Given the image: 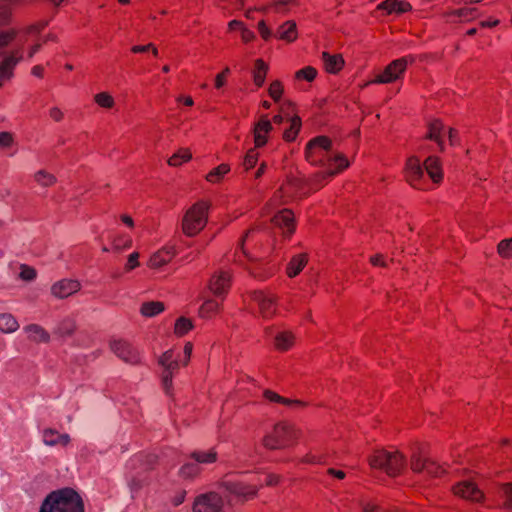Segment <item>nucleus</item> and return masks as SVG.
I'll return each mask as SVG.
<instances>
[{"label": "nucleus", "instance_id": "f257e3e1", "mask_svg": "<svg viewBox=\"0 0 512 512\" xmlns=\"http://www.w3.org/2000/svg\"><path fill=\"white\" fill-rule=\"evenodd\" d=\"M305 155L311 164L326 168L325 173L317 174L314 178L317 188L328 178L349 167L347 158L332 149L331 140L326 136H318L310 140L306 145Z\"/></svg>", "mask_w": 512, "mask_h": 512}, {"label": "nucleus", "instance_id": "f03ea898", "mask_svg": "<svg viewBox=\"0 0 512 512\" xmlns=\"http://www.w3.org/2000/svg\"><path fill=\"white\" fill-rule=\"evenodd\" d=\"M39 512H84L81 497L71 488L51 492L43 501Z\"/></svg>", "mask_w": 512, "mask_h": 512}, {"label": "nucleus", "instance_id": "7ed1b4c3", "mask_svg": "<svg viewBox=\"0 0 512 512\" xmlns=\"http://www.w3.org/2000/svg\"><path fill=\"white\" fill-rule=\"evenodd\" d=\"M371 468L385 472L391 477L399 475L406 465V461L398 451L376 450L369 457Z\"/></svg>", "mask_w": 512, "mask_h": 512}, {"label": "nucleus", "instance_id": "20e7f679", "mask_svg": "<svg viewBox=\"0 0 512 512\" xmlns=\"http://www.w3.org/2000/svg\"><path fill=\"white\" fill-rule=\"evenodd\" d=\"M298 431L289 423L279 422L263 438V445L268 449H282L295 443Z\"/></svg>", "mask_w": 512, "mask_h": 512}, {"label": "nucleus", "instance_id": "39448f33", "mask_svg": "<svg viewBox=\"0 0 512 512\" xmlns=\"http://www.w3.org/2000/svg\"><path fill=\"white\" fill-rule=\"evenodd\" d=\"M209 204L199 201L190 207L182 220V230L187 236H195L206 225L208 219Z\"/></svg>", "mask_w": 512, "mask_h": 512}, {"label": "nucleus", "instance_id": "423d86ee", "mask_svg": "<svg viewBox=\"0 0 512 512\" xmlns=\"http://www.w3.org/2000/svg\"><path fill=\"white\" fill-rule=\"evenodd\" d=\"M411 57H402L392 61L383 72L379 73L371 83L374 84H388L392 83L402 77L409 62H412Z\"/></svg>", "mask_w": 512, "mask_h": 512}, {"label": "nucleus", "instance_id": "0eeeda50", "mask_svg": "<svg viewBox=\"0 0 512 512\" xmlns=\"http://www.w3.org/2000/svg\"><path fill=\"white\" fill-rule=\"evenodd\" d=\"M405 177L408 183L417 189H429V184L425 180L424 169L420 159L416 156L408 158L405 167Z\"/></svg>", "mask_w": 512, "mask_h": 512}, {"label": "nucleus", "instance_id": "6e6552de", "mask_svg": "<svg viewBox=\"0 0 512 512\" xmlns=\"http://www.w3.org/2000/svg\"><path fill=\"white\" fill-rule=\"evenodd\" d=\"M223 498L216 492H207L198 495L193 503L194 512H221Z\"/></svg>", "mask_w": 512, "mask_h": 512}, {"label": "nucleus", "instance_id": "1a4fd4ad", "mask_svg": "<svg viewBox=\"0 0 512 512\" xmlns=\"http://www.w3.org/2000/svg\"><path fill=\"white\" fill-rule=\"evenodd\" d=\"M231 272L226 269H218L211 276L208 288L220 299H224L231 287Z\"/></svg>", "mask_w": 512, "mask_h": 512}, {"label": "nucleus", "instance_id": "9d476101", "mask_svg": "<svg viewBox=\"0 0 512 512\" xmlns=\"http://www.w3.org/2000/svg\"><path fill=\"white\" fill-rule=\"evenodd\" d=\"M112 352L121 360L135 364L140 361L138 351L126 340L114 339L110 342Z\"/></svg>", "mask_w": 512, "mask_h": 512}, {"label": "nucleus", "instance_id": "9b49d317", "mask_svg": "<svg viewBox=\"0 0 512 512\" xmlns=\"http://www.w3.org/2000/svg\"><path fill=\"white\" fill-rule=\"evenodd\" d=\"M252 300L258 305L259 312L263 318H270L276 313V296L269 292L254 291Z\"/></svg>", "mask_w": 512, "mask_h": 512}, {"label": "nucleus", "instance_id": "f8f14e48", "mask_svg": "<svg viewBox=\"0 0 512 512\" xmlns=\"http://www.w3.org/2000/svg\"><path fill=\"white\" fill-rule=\"evenodd\" d=\"M454 494L471 502L481 503L485 499L484 492L472 481L464 480L453 488Z\"/></svg>", "mask_w": 512, "mask_h": 512}, {"label": "nucleus", "instance_id": "ddd939ff", "mask_svg": "<svg viewBox=\"0 0 512 512\" xmlns=\"http://www.w3.org/2000/svg\"><path fill=\"white\" fill-rule=\"evenodd\" d=\"M221 485L229 494L242 500L253 498L258 491L257 486L240 481L225 480Z\"/></svg>", "mask_w": 512, "mask_h": 512}, {"label": "nucleus", "instance_id": "4468645a", "mask_svg": "<svg viewBox=\"0 0 512 512\" xmlns=\"http://www.w3.org/2000/svg\"><path fill=\"white\" fill-rule=\"evenodd\" d=\"M411 469L416 473H426L430 476H440L445 469L428 458L414 455L411 460Z\"/></svg>", "mask_w": 512, "mask_h": 512}, {"label": "nucleus", "instance_id": "2eb2a0df", "mask_svg": "<svg viewBox=\"0 0 512 512\" xmlns=\"http://www.w3.org/2000/svg\"><path fill=\"white\" fill-rule=\"evenodd\" d=\"M23 57L22 49H16L0 62V82L13 77V70Z\"/></svg>", "mask_w": 512, "mask_h": 512}, {"label": "nucleus", "instance_id": "dca6fc26", "mask_svg": "<svg viewBox=\"0 0 512 512\" xmlns=\"http://www.w3.org/2000/svg\"><path fill=\"white\" fill-rule=\"evenodd\" d=\"M81 284L78 280L62 279L54 283L51 287L53 296L63 299L80 290Z\"/></svg>", "mask_w": 512, "mask_h": 512}, {"label": "nucleus", "instance_id": "f3484780", "mask_svg": "<svg viewBox=\"0 0 512 512\" xmlns=\"http://www.w3.org/2000/svg\"><path fill=\"white\" fill-rule=\"evenodd\" d=\"M272 223L287 237H289L295 230L294 216L292 211L289 209L279 211L272 218Z\"/></svg>", "mask_w": 512, "mask_h": 512}, {"label": "nucleus", "instance_id": "a211bd4d", "mask_svg": "<svg viewBox=\"0 0 512 512\" xmlns=\"http://www.w3.org/2000/svg\"><path fill=\"white\" fill-rule=\"evenodd\" d=\"M272 123L267 115L260 117L254 126V142L256 147H262L267 143V135L272 131Z\"/></svg>", "mask_w": 512, "mask_h": 512}, {"label": "nucleus", "instance_id": "6ab92c4d", "mask_svg": "<svg viewBox=\"0 0 512 512\" xmlns=\"http://www.w3.org/2000/svg\"><path fill=\"white\" fill-rule=\"evenodd\" d=\"M175 255L173 247H164L155 252L149 259V267L160 268L172 260Z\"/></svg>", "mask_w": 512, "mask_h": 512}, {"label": "nucleus", "instance_id": "aec40b11", "mask_svg": "<svg viewBox=\"0 0 512 512\" xmlns=\"http://www.w3.org/2000/svg\"><path fill=\"white\" fill-rule=\"evenodd\" d=\"M27 338L36 343H47L50 340L49 333L38 324H29L23 328Z\"/></svg>", "mask_w": 512, "mask_h": 512}, {"label": "nucleus", "instance_id": "412c9836", "mask_svg": "<svg viewBox=\"0 0 512 512\" xmlns=\"http://www.w3.org/2000/svg\"><path fill=\"white\" fill-rule=\"evenodd\" d=\"M263 396L269 402L279 403V404L285 405L291 409H299L306 405L303 401L292 400V399L282 397L279 394H277L276 392H273L271 390H265L263 393Z\"/></svg>", "mask_w": 512, "mask_h": 512}, {"label": "nucleus", "instance_id": "4be33fe9", "mask_svg": "<svg viewBox=\"0 0 512 512\" xmlns=\"http://www.w3.org/2000/svg\"><path fill=\"white\" fill-rule=\"evenodd\" d=\"M424 167L434 183H439L442 180L443 173L437 157L429 156L424 162Z\"/></svg>", "mask_w": 512, "mask_h": 512}, {"label": "nucleus", "instance_id": "5701e85b", "mask_svg": "<svg viewBox=\"0 0 512 512\" xmlns=\"http://www.w3.org/2000/svg\"><path fill=\"white\" fill-rule=\"evenodd\" d=\"M43 442L48 446L62 445L66 446L70 442L68 434H60L54 429H46L43 432Z\"/></svg>", "mask_w": 512, "mask_h": 512}, {"label": "nucleus", "instance_id": "b1692460", "mask_svg": "<svg viewBox=\"0 0 512 512\" xmlns=\"http://www.w3.org/2000/svg\"><path fill=\"white\" fill-rule=\"evenodd\" d=\"M322 60L326 71L333 74L339 72L344 65L342 56L338 54L331 55L328 52H323Z\"/></svg>", "mask_w": 512, "mask_h": 512}, {"label": "nucleus", "instance_id": "393cba45", "mask_svg": "<svg viewBox=\"0 0 512 512\" xmlns=\"http://www.w3.org/2000/svg\"><path fill=\"white\" fill-rule=\"evenodd\" d=\"M307 261V255L304 253L293 256L287 265V275L290 278L297 276L306 266Z\"/></svg>", "mask_w": 512, "mask_h": 512}, {"label": "nucleus", "instance_id": "a878e982", "mask_svg": "<svg viewBox=\"0 0 512 512\" xmlns=\"http://www.w3.org/2000/svg\"><path fill=\"white\" fill-rule=\"evenodd\" d=\"M295 341V337L290 331H279L274 336V346L280 351L290 349Z\"/></svg>", "mask_w": 512, "mask_h": 512}, {"label": "nucleus", "instance_id": "bb28decb", "mask_svg": "<svg viewBox=\"0 0 512 512\" xmlns=\"http://www.w3.org/2000/svg\"><path fill=\"white\" fill-rule=\"evenodd\" d=\"M444 125L439 120H433L428 126L427 138L435 141L443 149Z\"/></svg>", "mask_w": 512, "mask_h": 512}, {"label": "nucleus", "instance_id": "cd10ccee", "mask_svg": "<svg viewBox=\"0 0 512 512\" xmlns=\"http://www.w3.org/2000/svg\"><path fill=\"white\" fill-rule=\"evenodd\" d=\"M277 37L287 42H293L297 38V27L294 21L283 23L277 31Z\"/></svg>", "mask_w": 512, "mask_h": 512}, {"label": "nucleus", "instance_id": "c85d7f7f", "mask_svg": "<svg viewBox=\"0 0 512 512\" xmlns=\"http://www.w3.org/2000/svg\"><path fill=\"white\" fill-rule=\"evenodd\" d=\"M380 9L386 10L387 13H403L411 9V5L405 1L385 0L379 5Z\"/></svg>", "mask_w": 512, "mask_h": 512}, {"label": "nucleus", "instance_id": "c756f323", "mask_svg": "<svg viewBox=\"0 0 512 512\" xmlns=\"http://www.w3.org/2000/svg\"><path fill=\"white\" fill-rule=\"evenodd\" d=\"M191 458L198 464H211L217 460V452L212 448L209 450H196Z\"/></svg>", "mask_w": 512, "mask_h": 512}, {"label": "nucleus", "instance_id": "7c9ffc66", "mask_svg": "<svg viewBox=\"0 0 512 512\" xmlns=\"http://www.w3.org/2000/svg\"><path fill=\"white\" fill-rule=\"evenodd\" d=\"M19 328L16 318L9 313L0 314V331L3 333H13Z\"/></svg>", "mask_w": 512, "mask_h": 512}, {"label": "nucleus", "instance_id": "2f4dec72", "mask_svg": "<svg viewBox=\"0 0 512 512\" xmlns=\"http://www.w3.org/2000/svg\"><path fill=\"white\" fill-rule=\"evenodd\" d=\"M179 368V362L178 360L174 359L171 363V366H167L163 370L162 374V385L165 390L166 394H170L171 386H172V377L174 371H176Z\"/></svg>", "mask_w": 512, "mask_h": 512}, {"label": "nucleus", "instance_id": "473e14b6", "mask_svg": "<svg viewBox=\"0 0 512 512\" xmlns=\"http://www.w3.org/2000/svg\"><path fill=\"white\" fill-rule=\"evenodd\" d=\"M220 310V303L214 299L206 300L199 309V315L202 318H211Z\"/></svg>", "mask_w": 512, "mask_h": 512}, {"label": "nucleus", "instance_id": "72a5a7b5", "mask_svg": "<svg viewBox=\"0 0 512 512\" xmlns=\"http://www.w3.org/2000/svg\"><path fill=\"white\" fill-rule=\"evenodd\" d=\"M267 71V64L262 59H257L255 61V69L253 72V79L256 86L261 87L264 84Z\"/></svg>", "mask_w": 512, "mask_h": 512}, {"label": "nucleus", "instance_id": "f704fd0d", "mask_svg": "<svg viewBox=\"0 0 512 512\" xmlns=\"http://www.w3.org/2000/svg\"><path fill=\"white\" fill-rule=\"evenodd\" d=\"M164 310V304L159 301H150L142 304L140 312L145 317H154Z\"/></svg>", "mask_w": 512, "mask_h": 512}, {"label": "nucleus", "instance_id": "c9c22d12", "mask_svg": "<svg viewBox=\"0 0 512 512\" xmlns=\"http://www.w3.org/2000/svg\"><path fill=\"white\" fill-rule=\"evenodd\" d=\"M301 127V119L298 116H294L290 119V126L289 128L285 129L283 133V138L286 141H293Z\"/></svg>", "mask_w": 512, "mask_h": 512}, {"label": "nucleus", "instance_id": "e433bc0d", "mask_svg": "<svg viewBox=\"0 0 512 512\" xmlns=\"http://www.w3.org/2000/svg\"><path fill=\"white\" fill-rule=\"evenodd\" d=\"M230 171V167L227 164H220L218 167L211 170L207 176L206 180L211 183L219 182L224 175H226Z\"/></svg>", "mask_w": 512, "mask_h": 512}, {"label": "nucleus", "instance_id": "4c0bfd02", "mask_svg": "<svg viewBox=\"0 0 512 512\" xmlns=\"http://www.w3.org/2000/svg\"><path fill=\"white\" fill-rule=\"evenodd\" d=\"M190 158H191V153L188 150L181 149L169 158L168 164L171 166H179L182 163L190 160Z\"/></svg>", "mask_w": 512, "mask_h": 512}, {"label": "nucleus", "instance_id": "58836bf2", "mask_svg": "<svg viewBox=\"0 0 512 512\" xmlns=\"http://www.w3.org/2000/svg\"><path fill=\"white\" fill-rule=\"evenodd\" d=\"M94 101L102 108L110 109L114 106V98L107 92H100L94 96Z\"/></svg>", "mask_w": 512, "mask_h": 512}, {"label": "nucleus", "instance_id": "ea45409f", "mask_svg": "<svg viewBox=\"0 0 512 512\" xmlns=\"http://www.w3.org/2000/svg\"><path fill=\"white\" fill-rule=\"evenodd\" d=\"M192 327V322L189 319L180 317L175 323L174 332L178 336H183L190 331Z\"/></svg>", "mask_w": 512, "mask_h": 512}, {"label": "nucleus", "instance_id": "a19ab883", "mask_svg": "<svg viewBox=\"0 0 512 512\" xmlns=\"http://www.w3.org/2000/svg\"><path fill=\"white\" fill-rule=\"evenodd\" d=\"M35 181L43 187H48L56 182V178L54 175L44 170H40L35 174Z\"/></svg>", "mask_w": 512, "mask_h": 512}, {"label": "nucleus", "instance_id": "79ce46f5", "mask_svg": "<svg viewBox=\"0 0 512 512\" xmlns=\"http://www.w3.org/2000/svg\"><path fill=\"white\" fill-rule=\"evenodd\" d=\"M317 76V70L312 66H306L295 73V77L298 80H306L311 82Z\"/></svg>", "mask_w": 512, "mask_h": 512}, {"label": "nucleus", "instance_id": "37998d69", "mask_svg": "<svg viewBox=\"0 0 512 512\" xmlns=\"http://www.w3.org/2000/svg\"><path fill=\"white\" fill-rule=\"evenodd\" d=\"M200 469L197 463H186L180 469V476L183 478H192L199 474Z\"/></svg>", "mask_w": 512, "mask_h": 512}, {"label": "nucleus", "instance_id": "c03bdc74", "mask_svg": "<svg viewBox=\"0 0 512 512\" xmlns=\"http://www.w3.org/2000/svg\"><path fill=\"white\" fill-rule=\"evenodd\" d=\"M258 152L255 149H250L246 153L243 161V166L246 170L252 169L258 161Z\"/></svg>", "mask_w": 512, "mask_h": 512}, {"label": "nucleus", "instance_id": "a18cd8bd", "mask_svg": "<svg viewBox=\"0 0 512 512\" xmlns=\"http://www.w3.org/2000/svg\"><path fill=\"white\" fill-rule=\"evenodd\" d=\"M498 253L502 257H512V237L504 239L498 244Z\"/></svg>", "mask_w": 512, "mask_h": 512}, {"label": "nucleus", "instance_id": "49530a36", "mask_svg": "<svg viewBox=\"0 0 512 512\" xmlns=\"http://www.w3.org/2000/svg\"><path fill=\"white\" fill-rule=\"evenodd\" d=\"M268 92L273 100L278 101L283 93V87L281 82L278 80L273 81L269 86Z\"/></svg>", "mask_w": 512, "mask_h": 512}, {"label": "nucleus", "instance_id": "de8ad7c7", "mask_svg": "<svg viewBox=\"0 0 512 512\" xmlns=\"http://www.w3.org/2000/svg\"><path fill=\"white\" fill-rule=\"evenodd\" d=\"M36 277V271L26 265L21 266L20 278L25 281H32Z\"/></svg>", "mask_w": 512, "mask_h": 512}, {"label": "nucleus", "instance_id": "09e8293b", "mask_svg": "<svg viewBox=\"0 0 512 512\" xmlns=\"http://www.w3.org/2000/svg\"><path fill=\"white\" fill-rule=\"evenodd\" d=\"M174 352L172 350H168L163 353V355L159 359V364L164 368L167 366H171V363L174 360Z\"/></svg>", "mask_w": 512, "mask_h": 512}, {"label": "nucleus", "instance_id": "8fccbe9b", "mask_svg": "<svg viewBox=\"0 0 512 512\" xmlns=\"http://www.w3.org/2000/svg\"><path fill=\"white\" fill-rule=\"evenodd\" d=\"M503 495L506 497V506L512 510V484H506L501 487Z\"/></svg>", "mask_w": 512, "mask_h": 512}, {"label": "nucleus", "instance_id": "3c124183", "mask_svg": "<svg viewBox=\"0 0 512 512\" xmlns=\"http://www.w3.org/2000/svg\"><path fill=\"white\" fill-rule=\"evenodd\" d=\"M138 258H139V253H137V252H133L132 254L129 255L128 261L125 266L127 271L133 270L134 268L139 266Z\"/></svg>", "mask_w": 512, "mask_h": 512}, {"label": "nucleus", "instance_id": "603ef678", "mask_svg": "<svg viewBox=\"0 0 512 512\" xmlns=\"http://www.w3.org/2000/svg\"><path fill=\"white\" fill-rule=\"evenodd\" d=\"M47 24H48L47 22H39L37 24H33L26 29L25 33L26 34H38L47 26Z\"/></svg>", "mask_w": 512, "mask_h": 512}, {"label": "nucleus", "instance_id": "864d4df0", "mask_svg": "<svg viewBox=\"0 0 512 512\" xmlns=\"http://www.w3.org/2000/svg\"><path fill=\"white\" fill-rule=\"evenodd\" d=\"M258 30H259L261 37L264 40H268L272 35L271 30L267 27V25L264 21H260L258 23Z\"/></svg>", "mask_w": 512, "mask_h": 512}, {"label": "nucleus", "instance_id": "5fc2aeb1", "mask_svg": "<svg viewBox=\"0 0 512 512\" xmlns=\"http://www.w3.org/2000/svg\"><path fill=\"white\" fill-rule=\"evenodd\" d=\"M472 13H473V9H469V8H461V9H458V10H455L451 15L454 16V17H457V18H468L470 16H472Z\"/></svg>", "mask_w": 512, "mask_h": 512}, {"label": "nucleus", "instance_id": "6e6d98bb", "mask_svg": "<svg viewBox=\"0 0 512 512\" xmlns=\"http://www.w3.org/2000/svg\"><path fill=\"white\" fill-rule=\"evenodd\" d=\"M259 230V226H256V227H253L251 228L250 230H248L245 235L243 236V238L241 239V243H240V247H241V250L243 251V253H246L245 250H244V243L249 240L253 234Z\"/></svg>", "mask_w": 512, "mask_h": 512}, {"label": "nucleus", "instance_id": "4d7b16f0", "mask_svg": "<svg viewBox=\"0 0 512 512\" xmlns=\"http://www.w3.org/2000/svg\"><path fill=\"white\" fill-rule=\"evenodd\" d=\"M49 116L56 122L63 119V112L58 107H53L49 110Z\"/></svg>", "mask_w": 512, "mask_h": 512}, {"label": "nucleus", "instance_id": "13d9d810", "mask_svg": "<svg viewBox=\"0 0 512 512\" xmlns=\"http://www.w3.org/2000/svg\"><path fill=\"white\" fill-rule=\"evenodd\" d=\"M12 143V136L8 132H0V145L4 147L10 146Z\"/></svg>", "mask_w": 512, "mask_h": 512}, {"label": "nucleus", "instance_id": "bf43d9fd", "mask_svg": "<svg viewBox=\"0 0 512 512\" xmlns=\"http://www.w3.org/2000/svg\"><path fill=\"white\" fill-rule=\"evenodd\" d=\"M185 496H186V491L182 490V491H179L173 498H172V503L174 506H179L180 504H182L184 502V499H185Z\"/></svg>", "mask_w": 512, "mask_h": 512}, {"label": "nucleus", "instance_id": "052dcab7", "mask_svg": "<svg viewBox=\"0 0 512 512\" xmlns=\"http://www.w3.org/2000/svg\"><path fill=\"white\" fill-rule=\"evenodd\" d=\"M241 38L244 42H250L254 39V33L251 30L243 27L241 30Z\"/></svg>", "mask_w": 512, "mask_h": 512}, {"label": "nucleus", "instance_id": "680f3d73", "mask_svg": "<svg viewBox=\"0 0 512 512\" xmlns=\"http://www.w3.org/2000/svg\"><path fill=\"white\" fill-rule=\"evenodd\" d=\"M370 262L374 266H386V263L384 261V258L382 255L377 254L370 258Z\"/></svg>", "mask_w": 512, "mask_h": 512}, {"label": "nucleus", "instance_id": "e2e57ef3", "mask_svg": "<svg viewBox=\"0 0 512 512\" xmlns=\"http://www.w3.org/2000/svg\"><path fill=\"white\" fill-rule=\"evenodd\" d=\"M192 349H193V346L190 342L186 343L185 346H184V362L183 364L186 365L189 361V358L191 356V353H192Z\"/></svg>", "mask_w": 512, "mask_h": 512}, {"label": "nucleus", "instance_id": "0e129e2a", "mask_svg": "<svg viewBox=\"0 0 512 512\" xmlns=\"http://www.w3.org/2000/svg\"><path fill=\"white\" fill-rule=\"evenodd\" d=\"M150 47H152V44L147 45H135L131 48V51L133 53H144L150 50Z\"/></svg>", "mask_w": 512, "mask_h": 512}, {"label": "nucleus", "instance_id": "69168bd1", "mask_svg": "<svg viewBox=\"0 0 512 512\" xmlns=\"http://www.w3.org/2000/svg\"><path fill=\"white\" fill-rule=\"evenodd\" d=\"M132 244V240L131 239H126L125 242L123 243V245L121 244V242L119 240H115L114 241V248L116 250H121V249H125V248H129Z\"/></svg>", "mask_w": 512, "mask_h": 512}, {"label": "nucleus", "instance_id": "338daca9", "mask_svg": "<svg viewBox=\"0 0 512 512\" xmlns=\"http://www.w3.org/2000/svg\"><path fill=\"white\" fill-rule=\"evenodd\" d=\"M279 476L275 474H269L266 477V485L267 486H274L279 483Z\"/></svg>", "mask_w": 512, "mask_h": 512}, {"label": "nucleus", "instance_id": "774afa93", "mask_svg": "<svg viewBox=\"0 0 512 512\" xmlns=\"http://www.w3.org/2000/svg\"><path fill=\"white\" fill-rule=\"evenodd\" d=\"M379 507L373 503H364L363 511L364 512H378Z\"/></svg>", "mask_w": 512, "mask_h": 512}]
</instances>
